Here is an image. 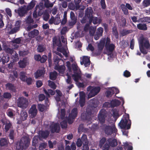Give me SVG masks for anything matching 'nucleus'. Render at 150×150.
I'll return each mask as SVG.
<instances>
[{
  "label": "nucleus",
  "mask_w": 150,
  "mask_h": 150,
  "mask_svg": "<svg viewBox=\"0 0 150 150\" xmlns=\"http://www.w3.org/2000/svg\"><path fill=\"white\" fill-rule=\"evenodd\" d=\"M55 69L58 71L59 73L63 74L65 71V67L64 65H56Z\"/></svg>",
  "instance_id": "393cba45"
},
{
  "label": "nucleus",
  "mask_w": 150,
  "mask_h": 150,
  "mask_svg": "<svg viewBox=\"0 0 150 150\" xmlns=\"http://www.w3.org/2000/svg\"><path fill=\"white\" fill-rule=\"evenodd\" d=\"M45 71V70L44 69L38 70L35 73V78L37 79L40 77L44 76Z\"/></svg>",
  "instance_id": "412c9836"
},
{
  "label": "nucleus",
  "mask_w": 150,
  "mask_h": 150,
  "mask_svg": "<svg viewBox=\"0 0 150 150\" xmlns=\"http://www.w3.org/2000/svg\"><path fill=\"white\" fill-rule=\"evenodd\" d=\"M30 139L28 136H24L21 139L18 145L16 146V150H23L26 149L29 146Z\"/></svg>",
  "instance_id": "20e7f679"
},
{
  "label": "nucleus",
  "mask_w": 150,
  "mask_h": 150,
  "mask_svg": "<svg viewBox=\"0 0 150 150\" xmlns=\"http://www.w3.org/2000/svg\"><path fill=\"white\" fill-rule=\"evenodd\" d=\"M41 1L44 3L45 7L47 8L52 7L55 2L50 3L49 0H41Z\"/></svg>",
  "instance_id": "5701e85b"
},
{
  "label": "nucleus",
  "mask_w": 150,
  "mask_h": 150,
  "mask_svg": "<svg viewBox=\"0 0 150 150\" xmlns=\"http://www.w3.org/2000/svg\"><path fill=\"white\" fill-rule=\"evenodd\" d=\"M37 1L35 0H32V1L28 4L27 6L26 5V8L28 11L32 9L36 4Z\"/></svg>",
  "instance_id": "aec40b11"
},
{
  "label": "nucleus",
  "mask_w": 150,
  "mask_h": 150,
  "mask_svg": "<svg viewBox=\"0 0 150 150\" xmlns=\"http://www.w3.org/2000/svg\"><path fill=\"white\" fill-rule=\"evenodd\" d=\"M138 22L142 23L146 22V23H150V17H144L143 18H140L138 20Z\"/></svg>",
  "instance_id": "e433bc0d"
},
{
  "label": "nucleus",
  "mask_w": 150,
  "mask_h": 150,
  "mask_svg": "<svg viewBox=\"0 0 150 150\" xmlns=\"http://www.w3.org/2000/svg\"><path fill=\"white\" fill-rule=\"evenodd\" d=\"M45 46L42 44L39 45L37 48V52H42L45 50Z\"/></svg>",
  "instance_id": "4c0bfd02"
},
{
  "label": "nucleus",
  "mask_w": 150,
  "mask_h": 150,
  "mask_svg": "<svg viewBox=\"0 0 150 150\" xmlns=\"http://www.w3.org/2000/svg\"><path fill=\"white\" fill-rule=\"evenodd\" d=\"M103 31V29L102 27L98 28L97 30L96 33L99 36H102Z\"/></svg>",
  "instance_id": "3c124183"
},
{
  "label": "nucleus",
  "mask_w": 150,
  "mask_h": 150,
  "mask_svg": "<svg viewBox=\"0 0 150 150\" xmlns=\"http://www.w3.org/2000/svg\"><path fill=\"white\" fill-rule=\"evenodd\" d=\"M26 23L28 24H30L33 23L34 22L33 19L30 16H28L26 20Z\"/></svg>",
  "instance_id": "052dcab7"
},
{
  "label": "nucleus",
  "mask_w": 150,
  "mask_h": 150,
  "mask_svg": "<svg viewBox=\"0 0 150 150\" xmlns=\"http://www.w3.org/2000/svg\"><path fill=\"white\" fill-rule=\"evenodd\" d=\"M98 106V104L93 103L90 106L87 107L86 109L85 112L82 113L81 117L83 120H91V116L93 112V109Z\"/></svg>",
  "instance_id": "7ed1b4c3"
},
{
  "label": "nucleus",
  "mask_w": 150,
  "mask_h": 150,
  "mask_svg": "<svg viewBox=\"0 0 150 150\" xmlns=\"http://www.w3.org/2000/svg\"><path fill=\"white\" fill-rule=\"evenodd\" d=\"M28 117V114L26 111L24 110H22L21 112V119L23 121L25 120Z\"/></svg>",
  "instance_id": "7c9ffc66"
},
{
  "label": "nucleus",
  "mask_w": 150,
  "mask_h": 150,
  "mask_svg": "<svg viewBox=\"0 0 150 150\" xmlns=\"http://www.w3.org/2000/svg\"><path fill=\"white\" fill-rule=\"evenodd\" d=\"M21 20H18L16 21L15 27L12 28L9 32L10 34H12L16 33L20 30L21 25Z\"/></svg>",
  "instance_id": "f8f14e48"
},
{
  "label": "nucleus",
  "mask_w": 150,
  "mask_h": 150,
  "mask_svg": "<svg viewBox=\"0 0 150 150\" xmlns=\"http://www.w3.org/2000/svg\"><path fill=\"white\" fill-rule=\"evenodd\" d=\"M115 93V92L113 89L107 90L105 93L106 96L107 97H111Z\"/></svg>",
  "instance_id": "ea45409f"
},
{
  "label": "nucleus",
  "mask_w": 150,
  "mask_h": 150,
  "mask_svg": "<svg viewBox=\"0 0 150 150\" xmlns=\"http://www.w3.org/2000/svg\"><path fill=\"white\" fill-rule=\"evenodd\" d=\"M60 124L62 128H66L67 127V122L65 120H64L61 122Z\"/></svg>",
  "instance_id": "5fc2aeb1"
},
{
  "label": "nucleus",
  "mask_w": 150,
  "mask_h": 150,
  "mask_svg": "<svg viewBox=\"0 0 150 150\" xmlns=\"http://www.w3.org/2000/svg\"><path fill=\"white\" fill-rule=\"evenodd\" d=\"M96 29L93 27L91 26L89 28V33L92 35H94Z\"/></svg>",
  "instance_id": "680f3d73"
},
{
  "label": "nucleus",
  "mask_w": 150,
  "mask_h": 150,
  "mask_svg": "<svg viewBox=\"0 0 150 150\" xmlns=\"http://www.w3.org/2000/svg\"><path fill=\"white\" fill-rule=\"evenodd\" d=\"M15 135L14 130L13 129H11L9 131L8 136L9 138L12 140H13Z\"/></svg>",
  "instance_id": "c03bdc74"
},
{
  "label": "nucleus",
  "mask_w": 150,
  "mask_h": 150,
  "mask_svg": "<svg viewBox=\"0 0 150 150\" xmlns=\"http://www.w3.org/2000/svg\"><path fill=\"white\" fill-rule=\"evenodd\" d=\"M38 107L39 110L41 112H42L44 111L45 108V106L43 104H38Z\"/></svg>",
  "instance_id": "864d4df0"
},
{
  "label": "nucleus",
  "mask_w": 150,
  "mask_h": 150,
  "mask_svg": "<svg viewBox=\"0 0 150 150\" xmlns=\"http://www.w3.org/2000/svg\"><path fill=\"white\" fill-rule=\"evenodd\" d=\"M33 81V80L31 78L27 77V78L25 79V82H26L27 84L29 85L32 84Z\"/></svg>",
  "instance_id": "bf43d9fd"
},
{
  "label": "nucleus",
  "mask_w": 150,
  "mask_h": 150,
  "mask_svg": "<svg viewBox=\"0 0 150 150\" xmlns=\"http://www.w3.org/2000/svg\"><path fill=\"white\" fill-rule=\"evenodd\" d=\"M105 47L107 51L111 53L115 49V45L113 44H111Z\"/></svg>",
  "instance_id": "58836bf2"
},
{
  "label": "nucleus",
  "mask_w": 150,
  "mask_h": 150,
  "mask_svg": "<svg viewBox=\"0 0 150 150\" xmlns=\"http://www.w3.org/2000/svg\"><path fill=\"white\" fill-rule=\"evenodd\" d=\"M100 4L102 8L105 9L106 7L105 0H100Z\"/></svg>",
  "instance_id": "338daca9"
},
{
  "label": "nucleus",
  "mask_w": 150,
  "mask_h": 150,
  "mask_svg": "<svg viewBox=\"0 0 150 150\" xmlns=\"http://www.w3.org/2000/svg\"><path fill=\"white\" fill-rule=\"evenodd\" d=\"M57 73L55 71L51 72L50 74V79L52 80H55L57 77Z\"/></svg>",
  "instance_id": "a19ab883"
},
{
  "label": "nucleus",
  "mask_w": 150,
  "mask_h": 150,
  "mask_svg": "<svg viewBox=\"0 0 150 150\" xmlns=\"http://www.w3.org/2000/svg\"><path fill=\"white\" fill-rule=\"evenodd\" d=\"M131 121L129 119V115L127 117H124L119 123V126L121 129H129L130 128Z\"/></svg>",
  "instance_id": "39448f33"
},
{
  "label": "nucleus",
  "mask_w": 150,
  "mask_h": 150,
  "mask_svg": "<svg viewBox=\"0 0 150 150\" xmlns=\"http://www.w3.org/2000/svg\"><path fill=\"white\" fill-rule=\"evenodd\" d=\"M90 63L89 58L87 56H83L82 61L81 62V65L83 64L86 67H88L90 65Z\"/></svg>",
  "instance_id": "2eb2a0df"
},
{
  "label": "nucleus",
  "mask_w": 150,
  "mask_h": 150,
  "mask_svg": "<svg viewBox=\"0 0 150 150\" xmlns=\"http://www.w3.org/2000/svg\"><path fill=\"white\" fill-rule=\"evenodd\" d=\"M28 52L27 51L23 50L22 51H20L19 54L20 56H23L28 54Z\"/></svg>",
  "instance_id": "69168bd1"
},
{
  "label": "nucleus",
  "mask_w": 150,
  "mask_h": 150,
  "mask_svg": "<svg viewBox=\"0 0 150 150\" xmlns=\"http://www.w3.org/2000/svg\"><path fill=\"white\" fill-rule=\"evenodd\" d=\"M123 75L125 77L127 78L130 77L131 74L130 72L127 70H126L124 72Z\"/></svg>",
  "instance_id": "0e129e2a"
},
{
  "label": "nucleus",
  "mask_w": 150,
  "mask_h": 150,
  "mask_svg": "<svg viewBox=\"0 0 150 150\" xmlns=\"http://www.w3.org/2000/svg\"><path fill=\"white\" fill-rule=\"evenodd\" d=\"M142 4L144 7H147L150 6V0H144Z\"/></svg>",
  "instance_id": "de8ad7c7"
},
{
  "label": "nucleus",
  "mask_w": 150,
  "mask_h": 150,
  "mask_svg": "<svg viewBox=\"0 0 150 150\" xmlns=\"http://www.w3.org/2000/svg\"><path fill=\"white\" fill-rule=\"evenodd\" d=\"M14 11L15 13H17L19 16L22 17L25 16V15L27 14L28 11L26 8V5H24L23 6L19 7L18 9H15Z\"/></svg>",
  "instance_id": "1a4fd4ad"
},
{
  "label": "nucleus",
  "mask_w": 150,
  "mask_h": 150,
  "mask_svg": "<svg viewBox=\"0 0 150 150\" xmlns=\"http://www.w3.org/2000/svg\"><path fill=\"white\" fill-rule=\"evenodd\" d=\"M36 105H33L29 110V114L31 118H34L36 117L37 112L38 110L36 109Z\"/></svg>",
  "instance_id": "ddd939ff"
},
{
  "label": "nucleus",
  "mask_w": 150,
  "mask_h": 150,
  "mask_svg": "<svg viewBox=\"0 0 150 150\" xmlns=\"http://www.w3.org/2000/svg\"><path fill=\"white\" fill-rule=\"evenodd\" d=\"M72 77L74 80L76 82H78L79 80L81 79V76L80 74L78 72H75L72 75Z\"/></svg>",
  "instance_id": "c85d7f7f"
},
{
  "label": "nucleus",
  "mask_w": 150,
  "mask_h": 150,
  "mask_svg": "<svg viewBox=\"0 0 150 150\" xmlns=\"http://www.w3.org/2000/svg\"><path fill=\"white\" fill-rule=\"evenodd\" d=\"M49 16L50 15L47 11H45L44 12L43 15V19L45 21H47L49 18Z\"/></svg>",
  "instance_id": "a18cd8bd"
},
{
  "label": "nucleus",
  "mask_w": 150,
  "mask_h": 150,
  "mask_svg": "<svg viewBox=\"0 0 150 150\" xmlns=\"http://www.w3.org/2000/svg\"><path fill=\"white\" fill-rule=\"evenodd\" d=\"M121 7L125 15H127L128 14V11L125 5L123 4H121Z\"/></svg>",
  "instance_id": "79ce46f5"
},
{
  "label": "nucleus",
  "mask_w": 150,
  "mask_h": 150,
  "mask_svg": "<svg viewBox=\"0 0 150 150\" xmlns=\"http://www.w3.org/2000/svg\"><path fill=\"white\" fill-rule=\"evenodd\" d=\"M81 139L83 143V142H88L87 139V136L85 134H83L82 135Z\"/></svg>",
  "instance_id": "13d9d810"
},
{
  "label": "nucleus",
  "mask_w": 150,
  "mask_h": 150,
  "mask_svg": "<svg viewBox=\"0 0 150 150\" xmlns=\"http://www.w3.org/2000/svg\"><path fill=\"white\" fill-rule=\"evenodd\" d=\"M17 72L13 71L12 73L10 74L9 78L11 82H13L16 80V78H18Z\"/></svg>",
  "instance_id": "4be33fe9"
},
{
  "label": "nucleus",
  "mask_w": 150,
  "mask_h": 150,
  "mask_svg": "<svg viewBox=\"0 0 150 150\" xmlns=\"http://www.w3.org/2000/svg\"><path fill=\"white\" fill-rule=\"evenodd\" d=\"M100 88L99 86H89L87 88L88 91L90 92L88 95L89 98H90L94 96L100 92Z\"/></svg>",
  "instance_id": "0eeeda50"
},
{
  "label": "nucleus",
  "mask_w": 150,
  "mask_h": 150,
  "mask_svg": "<svg viewBox=\"0 0 150 150\" xmlns=\"http://www.w3.org/2000/svg\"><path fill=\"white\" fill-rule=\"evenodd\" d=\"M108 141L109 143V146L114 147L117 145V142L116 139H112L111 138H109L108 140Z\"/></svg>",
  "instance_id": "2f4dec72"
},
{
  "label": "nucleus",
  "mask_w": 150,
  "mask_h": 150,
  "mask_svg": "<svg viewBox=\"0 0 150 150\" xmlns=\"http://www.w3.org/2000/svg\"><path fill=\"white\" fill-rule=\"evenodd\" d=\"M50 132L48 130H42L39 132V136L42 138L46 139L47 138L49 135Z\"/></svg>",
  "instance_id": "6ab92c4d"
},
{
  "label": "nucleus",
  "mask_w": 150,
  "mask_h": 150,
  "mask_svg": "<svg viewBox=\"0 0 150 150\" xmlns=\"http://www.w3.org/2000/svg\"><path fill=\"white\" fill-rule=\"evenodd\" d=\"M43 91L46 94V96L47 97H50V94L52 95H53L55 93V92L54 91L51 89H48V91H47L46 89L44 88Z\"/></svg>",
  "instance_id": "c756f323"
},
{
  "label": "nucleus",
  "mask_w": 150,
  "mask_h": 150,
  "mask_svg": "<svg viewBox=\"0 0 150 150\" xmlns=\"http://www.w3.org/2000/svg\"><path fill=\"white\" fill-rule=\"evenodd\" d=\"M139 43L141 52L144 54H146L148 52L146 49H149L150 47V44L148 39L141 36L139 38Z\"/></svg>",
  "instance_id": "f03ea898"
},
{
  "label": "nucleus",
  "mask_w": 150,
  "mask_h": 150,
  "mask_svg": "<svg viewBox=\"0 0 150 150\" xmlns=\"http://www.w3.org/2000/svg\"><path fill=\"white\" fill-rule=\"evenodd\" d=\"M101 21V18H98L97 17H94L93 16L89 19V24H91L92 22L94 25L98 23L100 24Z\"/></svg>",
  "instance_id": "dca6fc26"
},
{
  "label": "nucleus",
  "mask_w": 150,
  "mask_h": 150,
  "mask_svg": "<svg viewBox=\"0 0 150 150\" xmlns=\"http://www.w3.org/2000/svg\"><path fill=\"white\" fill-rule=\"evenodd\" d=\"M138 29L142 30H146L147 29V25L146 24L139 23L137 25Z\"/></svg>",
  "instance_id": "473e14b6"
},
{
  "label": "nucleus",
  "mask_w": 150,
  "mask_h": 150,
  "mask_svg": "<svg viewBox=\"0 0 150 150\" xmlns=\"http://www.w3.org/2000/svg\"><path fill=\"white\" fill-rule=\"evenodd\" d=\"M108 121L107 123L101 125V127L105 134L107 135H111L112 134L116 133L117 130L116 129L113 120Z\"/></svg>",
  "instance_id": "f257e3e1"
},
{
  "label": "nucleus",
  "mask_w": 150,
  "mask_h": 150,
  "mask_svg": "<svg viewBox=\"0 0 150 150\" xmlns=\"http://www.w3.org/2000/svg\"><path fill=\"white\" fill-rule=\"evenodd\" d=\"M3 97L4 98L10 99L12 97L10 93L5 92L3 94Z\"/></svg>",
  "instance_id": "49530a36"
},
{
  "label": "nucleus",
  "mask_w": 150,
  "mask_h": 150,
  "mask_svg": "<svg viewBox=\"0 0 150 150\" xmlns=\"http://www.w3.org/2000/svg\"><path fill=\"white\" fill-rule=\"evenodd\" d=\"M47 57L45 55H43L42 57H41V59L40 62L41 63H45L47 60Z\"/></svg>",
  "instance_id": "774afa93"
},
{
  "label": "nucleus",
  "mask_w": 150,
  "mask_h": 150,
  "mask_svg": "<svg viewBox=\"0 0 150 150\" xmlns=\"http://www.w3.org/2000/svg\"><path fill=\"white\" fill-rule=\"evenodd\" d=\"M48 85L51 88L53 89H55L56 88V86L55 83L52 81L50 80L48 81Z\"/></svg>",
  "instance_id": "09e8293b"
},
{
  "label": "nucleus",
  "mask_w": 150,
  "mask_h": 150,
  "mask_svg": "<svg viewBox=\"0 0 150 150\" xmlns=\"http://www.w3.org/2000/svg\"><path fill=\"white\" fill-rule=\"evenodd\" d=\"M78 114L77 109V108H74L71 110V113L69 114L70 117L72 119H75L77 117Z\"/></svg>",
  "instance_id": "a878e982"
},
{
  "label": "nucleus",
  "mask_w": 150,
  "mask_h": 150,
  "mask_svg": "<svg viewBox=\"0 0 150 150\" xmlns=\"http://www.w3.org/2000/svg\"><path fill=\"white\" fill-rule=\"evenodd\" d=\"M121 102L118 100H112L111 101V107L114 108L115 107H117L120 105Z\"/></svg>",
  "instance_id": "bb28decb"
},
{
  "label": "nucleus",
  "mask_w": 150,
  "mask_h": 150,
  "mask_svg": "<svg viewBox=\"0 0 150 150\" xmlns=\"http://www.w3.org/2000/svg\"><path fill=\"white\" fill-rule=\"evenodd\" d=\"M1 122L3 125H5L4 129L6 133L7 132L11 129H13L12 124L9 120L3 119L1 120Z\"/></svg>",
  "instance_id": "9d476101"
},
{
  "label": "nucleus",
  "mask_w": 150,
  "mask_h": 150,
  "mask_svg": "<svg viewBox=\"0 0 150 150\" xmlns=\"http://www.w3.org/2000/svg\"><path fill=\"white\" fill-rule=\"evenodd\" d=\"M39 31L38 30L34 29L29 33L28 35L30 37L34 38L35 36H37L39 34Z\"/></svg>",
  "instance_id": "cd10ccee"
},
{
  "label": "nucleus",
  "mask_w": 150,
  "mask_h": 150,
  "mask_svg": "<svg viewBox=\"0 0 150 150\" xmlns=\"http://www.w3.org/2000/svg\"><path fill=\"white\" fill-rule=\"evenodd\" d=\"M13 55H12V58L13 62H17L18 61L19 58L18 54L15 51L13 53Z\"/></svg>",
  "instance_id": "37998d69"
},
{
  "label": "nucleus",
  "mask_w": 150,
  "mask_h": 150,
  "mask_svg": "<svg viewBox=\"0 0 150 150\" xmlns=\"http://www.w3.org/2000/svg\"><path fill=\"white\" fill-rule=\"evenodd\" d=\"M112 33L116 39H118L119 34L117 31V27L116 26H114L112 28Z\"/></svg>",
  "instance_id": "f704fd0d"
},
{
  "label": "nucleus",
  "mask_w": 150,
  "mask_h": 150,
  "mask_svg": "<svg viewBox=\"0 0 150 150\" xmlns=\"http://www.w3.org/2000/svg\"><path fill=\"white\" fill-rule=\"evenodd\" d=\"M51 133L54 132L58 133L60 130V127L59 124L58 123H52L49 127Z\"/></svg>",
  "instance_id": "9b49d317"
},
{
  "label": "nucleus",
  "mask_w": 150,
  "mask_h": 150,
  "mask_svg": "<svg viewBox=\"0 0 150 150\" xmlns=\"http://www.w3.org/2000/svg\"><path fill=\"white\" fill-rule=\"evenodd\" d=\"M27 61L25 59H23L22 60H20L18 62L19 67L21 68L25 67L27 65Z\"/></svg>",
  "instance_id": "72a5a7b5"
},
{
  "label": "nucleus",
  "mask_w": 150,
  "mask_h": 150,
  "mask_svg": "<svg viewBox=\"0 0 150 150\" xmlns=\"http://www.w3.org/2000/svg\"><path fill=\"white\" fill-rule=\"evenodd\" d=\"M88 142H83V150H89V146L88 145Z\"/></svg>",
  "instance_id": "603ef678"
},
{
  "label": "nucleus",
  "mask_w": 150,
  "mask_h": 150,
  "mask_svg": "<svg viewBox=\"0 0 150 150\" xmlns=\"http://www.w3.org/2000/svg\"><path fill=\"white\" fill-rule=\"evenodd\" d=\"M70 18L71 21H77V17L75 16L74 13L73 11H71L70 13Z\"/></svg>",
  "instance_id": "8fccbe9b"
},
{
  "label": "nucleus",
  "mask_w": 150,
  "mask_h": 150,
  "mask_svg": "<svg viewBox=\"0 0 150 150\" xmlns=\"http://www.w3.org/2000/svg\"><path fill=\"white\" fill-rule=\"evenodd\" d=\"M26 73L25 71H21L20 73V78L21 80L23 81H25V79H26L27 77L26 76Z\"/></svg>",
  "instance_id": "c9c22d12"
},
{
  "label": "nucleus",
  "mask_w": 150,
  "mask_h": 150,
  "mask_svg": "<svg viewBox=\"0 0 150 150\" xmlns=\"http://www.w3.org/2000/svg\"><path fill=\"white\" fill-rule=\"evenodd\" d=\"M10 60V57L8 54H4L0 57V61L3 64L7 63Z\"/></svg>",
  "instance_id": "f3484780"
},
{
  "label": "nucleus",
  "mask_w": 150,
  "mask_h": 150,
  "mask_svg": "<svg viewBox=\"0 0 150 150\" xmlns=\"http://www.w3.org/2000/svg\"><path fill=\"white\" fill-rule=\"evenodd\" d=\"M130 33V30L126 29L123 30L121 32V34L122 36H124L128 35Z\"/></svg>",
  "instance_id": "6e6d98bb"
},
{
  "label": "nucleus",
  "mask_w": 150,
  "mask_h": 150,
  "mask_svg": "<svg viewBox=\"0 0 150 150\" xmlns=\"http://www.w3.org/2000/svg\"><path fill=\"white\" fill-rule=\"evenodd\" d=\"M6 88L13 92H16V88L14 84L11 83H7L5 85Z\"/></svg>",
  "instance_id": "a211bd4d"
},
{
  "label": "nucleus",
  "mask_w": 150,
  "mask_h": 150,
  "mask_svg": "<svg viewBox=\"0 0 150 150\" xmlns=\"http://www.w3.org/2000/svg\"><path fill=\"white\" fill-rule=\"evenodd\" d=\"M112 112L114 117H116L118 115V110L117 108H114L112 110Z\"/></svg>",
  "instance_id": "4d7b16f0"
},
{
  "label": "nucleus",
  "mask_w": 150,
  "mask_h": 150,
  "mask_svg": "<svg viewBox=\"0 0 150 150\" xmlns=\"http://www.w3.org/2000/svg\"><path fill=\"white\" fill-rule=\"evenodd\" d=\"M93 11L91 7H88L85 10V16L89 19L93 16Z\"/></svg>",
  "instance_id": "4468645a"
},
{
  "label": "nucleus",
  "mask_w": 150,
  "mask_h": 150,
  "mask_svg": "<svg viewBox=\"0 0 150 150\" xmlns=\"http://www.w3.org/2000/svg\"><path fill=\"white\" fill-rule=\"evenodd\" d=\"M9 143V141L5 138H2L0 139V146H6Z\"/></svg>",
  "instance_id": "b1692460"
},
{
  "label": "nucleus",
  "mask_w": 150,
  "mask_h": 150,
  "mask_svg": "<svg viewBox=\"0 0 150 150\" xmlns=\"http://www.w3.org/2000/svg\"><path fill=\"white\" fill-rule=\"evenodd\" d=\"M61 59H59V57L56 56L54 58V64L57 65H59V63L60 60Z\"/></svg>",
  "instance_id": "e2e57ef3"
},
{
  "label": "nucleus",
  "mask_w": 150,
  "mask_h": 150,
  "mask_svg": "<svg viewBox=\"0 0 150 150\" xmlns=\"http://www.w3.org/2000/svg\"><path fill=\"white\" fill-rule=\"evenodd\" d=\"M107 112L104 109H101L99 111L98 115V117L99 122L103 125L105 124V118L107 117Z\"/></svg>",
  "instance_id": "6e6552de"
},
{
  "label": "nucleus",
  "mask_w": 150,
  "mask_h": 150,
  "mask_svg": "<svg viewBox=\"0 0 150 150\" xmlns=\"http://www.w3.org/2000/svg\"><path fill=\"white\" fill-rule=\"evenodd\" d=\"M17 103L18 107L23 109H26L29 103L28 100L23 96L18 99Z\"/></svg>",
  "instance_id": "423d86ee"
}]
</instances>
